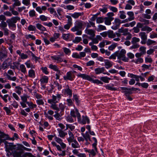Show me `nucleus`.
I'll use <instances>...</instances> for the list:
<instances>
[{
	"label": "nucleus",
	"instance_id": "obj_1",
	"mask_svg": "<svg viewBox=\"0 0 157 157\" xmlns=\"http://www.w3.org/2000/svg\"><path fill=\"white\" fill-rule=\"evenodd\" d=\"M126 53V50L122 49L119 51H117L115 52L113 54L111 55L109 57V59H115L116 57H117L118 59H121L124 62H128V59L125 56Z\"/></svg>",
	"mask_w": 157,
	"mask_h": 157
},
{
	"label": "nucleus",
	"instance_id": "obj_2",
	"mask_svg": "<svg viewBox=\"0 0 157 157\" xmlns=\"http://www.w3.org/2000/svg\"><path fill=\"white\" fill-rule=\"evenodd\" d=\"M77 76L78 77L82 78L83 79L87 80L90 81H92L94 83L101 84H103V82L100 81H99L98 79L94 80L93 78H91L90 76L86 74H79L77 75Z\"/></svg>",
	"mask_w": 157,
	"mask_h": 157
},
{
	"label": "nucleus",
	"instance_id": "obj_3",
	"mask_svg": "<svg viewBox=\"0 0 157 157\" xmlns=\"http://www.w3.org/2000/svg\"><path fill=\"white\" fill-rule=\"evenodd\" d=\"M61 98V94H56V95H53L52 96V98L48 99V102L50 104H52V103L56 104L59 102Z\"/></svg>",
	"mask_w": 157,
	"mask_h": 157
},
{
	"label": "nucleus",
	"instance_id": "obj_4",
	"mask_svg": "<svg viewBox=\"0 0 157 157\" xmlns=\"http://www.w3.org/2000/svg\"><path fill=\"white\" fill-rule=\"evenodd\" d=\"M11 59L10 58H8L3 62L1 65V68L3 70L7 68L11 64Z\"/></svg>",
	"mask_w": 157,
	"mask_h": 157
},
{
	"label": "nucleus",
	"instance_id": "obj_5",
	"mask_svg": "<svg viewBox=\"0 0 157 157\" xmlns=\"http://www.w3.org/2000/svg\"><path fill=\"white\" fill-rule=\"evenodd\" d=\"M70 115L73 118H76L77 117L78 121H79L81 119V115L77 109H76L75 110H71L70 112Z\"/></svg>",
	"mask_w": 157,
	"mask_h": 157
},
{
	"label": "nucleus",
	"instance_id": "obj_6",
	"mask_svg": "<svg viewBox=\"0 0 157 157\" xmlns=\"http://www.w3.org/2000/svg\"><path fill=\"white\" fill-rule=\"evenodd\" d=\"M139 36H140L142 39L141 41V43L143 44H146V41L147 39V36L146 33L144 32H140L139 34Z\"/></svg>",
	"mask_w": 157,
	"mask_h": 157
},
{
	"label": "nucleus",
	"instance_id": "obj_7",
	"mask_svg": "<svg viewBox=\"0 0 157 157\" xmlns=\"http://www.w3.org/2000/svg\"><path fill=\"white\" fill-rule=\"evenodd\" d=\"M113 25L112 27V28L113 30H116L118 29L121 24V20L119 18H116L113 23Z\"/></svg>",
	"mask_w": 157,
	"mask_h": 157
},
{
	"label": "nucleus",
	"instance_id": "obj_8",
	"mask_svg": "<svg viewBox=\"0 0 157 157\" xmlns=\"http://www.w3.org/2000/svg\"><path fill=\"white\" fill-rule=\"evenodd\" d=\"M63 56V54L60 55L52 56L51 57L52 59L55 60V62L56 61L57 63H59L63 61V59L61 57V56Z\"/></svg>",
	"mask_w": 157,
	"mask_h": 157
},
{
	"label": "nucleus",
	"instance_id": "obj_9",
	"mask_svg": "<svg viewBox=\"0 0 157 157\" xmlns=\"http://www.w3.org/2000/svg\"><path fill=\"white\" fill-rule=\"evenodd\" d=\"M69 144L70 145L71 143V146L72 147L74 148H78L80 147V145L77 141V140L74 139L73 140L71 141L68 142Z\"/></svg>",
	"mask_w": 157,
	"mask_h": 157
},
{
	"label": "nucleus",
	"instance_id": "obj_10",
	"mask_svg": "<svg viewBox=\"0 0 157 157\" xmlns=\"http://www.w3.org/2000/svg\"><path fill=\"white\" fill-rule=\"evenodd\" d=\"M85 32L86 34L90 35V36L89 38L94 37L95 36V31L92 29L86 28L85 30Z\"/></svg>",
	"mask_w": 157,
	"mask_h": 157
},
{
	"label": "nucleus",
	"instance_id": "obj_11",
	"mask_svg": "<svg viewBox=\"0 0 157 157\" xmlns=\"http://www.w3.org/2000/svg\"><path fill=\"white\" fill-rule=\"evenodd\" d=\"M74 77H73L72 71H70L67 72L66 75L63 76V78L65 80H70L72 81L73 80Z\"/></svg>",
	"mask_w": 157,
	"mask_h": 157
},
{
	"label": "nucleus",
	"instance_id": "obj_12",
	"mask_svg": "<svg viewBox=\"0 0 157 157\" xmlns=\"http://www.w3.org/2000/svg\"><path fill=\"white\" fill-rule=\"evenodd\" d=\"M64 94L69 96V97H71L72 96V91L69 88V86L67 85L65 86V88L64 90Z\"/></svg>",
	"mask_w": 157,
	"mask_h": 157
},
{
	"label": "nucleus",
	"instance_id": "obj_13",
	"mask_svg": "<svg viewBox=\"0 0 157 157\" xmlns=\"http://www.w3.org/2000/svg\"><path fill=\"white\" fill-rule=\"evenodd\" d=\"M145 14H143V17L147 19H150L151 18V15L150 14H152L153 12L151 13V10L147 9L145 11Z\"/></svg>",
	"mask_w": 157,
	"mask_h": 157
},
{
	"label": "nucleus",
	"instance_id": "obj_14",
	"mask_svg": "<svg viewBox=\"0 0 157 157\" xmlns=\"http://www.w3.org/2000/svg\"><path fill=\"white\" fill-rule=\"evenodd\" d=\"M7 57V53L4 50H0V60H4Z\"/></svg>",
	"mask_w": 157,
	"mask_h": 157
},
{
	"label": "nucleus",
	"instance_id": "obj_15",
	"mask_svg": "<svg viewBox=\"0 0 157 157\" xmlns=\"http://www.w3.org/2000/svg\"><path fill=\"white\" fill-rule=\"evenodd\" d=\"M81 123L83 124H85L87 123L88 124L89 123L90 120L88 117L87 116H82V120H81V119L78 121Z\"/></svg>",
	"mask_w": 157,
	"mask_h": 157
},
{
	"label": "nucleus",
	"instance_id": "obj_16",
	"mask_svg": "<svg viewBox=\"0 0 157 157\" xmlns=\"http://www.w3.org/2000/svg\"><path fill=\"white\" fill-rule=\"evenodd\" d=\"M82 135L86 142L88 140L91 141L90 136L88 132H86L85 133H82Z\"/></svg>",
	"mask_w": 157,
	"mask_h": 157
},
{
	"label": "nucleus",
	"instance_id": "obj_17",
	"mask_svg": "<svg viewBox=\"0 0 157 157\" xmlns=\"http://www.w3.org/2000/svg\"><path fill=\"white\" fill-rule=\"evenodd\" d=\"M128 30L127 29H124L122 27L121 28L118 29V32L120 33H122V35H126L128 33Z\"/></svg>",
	"mask_w": 157,
	"mask_h": 157
},
{
	"label": "nucleus",
	"instance_id": "obj_18",
	"mask_svg": "<svg viewBox=\"0 0 157 157\" xmlns=\"http://www.w3.org/2000/svg\"><path fill=\"white\" fill-rule=\"evenodd\" d=\"M104 19L105 20V24L107 25H110L111 24V21L114 19V17H105Z\"/></svg>",
	"mask_w": 157,
	"mask_h": 157
},
{
	"label": "nucleus",
	"instance_id": "obj_19",
	"mask_svg": "<svg viewBox=\"0 0 157 157\" xmlns=\"http://www.w3.org/2000/svg\"><path fill=\"white\" fill-rule=\"evenodd\" d=\"M83 14V13L75 12L71 14V16L73 18L75 19H77L80 16H82Z\"/></svg>",
	"mask_w": 157,
	"mask_h": 157
},
{
	"label": "nucleus",
	"instance_id": "obj_20",
	"mask_svg": "<svg viewBox=\"0 0 157 157\" xmlns=\"http://www.w3.org/2000/svg\"><path fill=\"white\" fill-rule=\"evenodd\" d=\"M124 88H128L126 87H121L120 88L121 90H123L122 92L124 93L125 94V96H127L128 94H132V92L130 90H128L124 89Z\"/></svg>",
	"mask_w": 157,
	"mask_h": 157
},
{
	"label": "nucleus",
	"instance_id": "obj_21",
	"mask_svg": "<svg viewBox=\"0 0 157 157\" xmlns=\"http://www.w3.org/2000/svg\"><path fill=\"white\" fill-rule=\"evenodd\" d=\"M105 71L104 67H102L101 68L98 67L94 69L95 73L96 74H99L101 73H103Z\"/></svg>",
	"mask_w": 157,
	"mask_h": 157
},
{
	"label": "nucleus",
	"instance_id": "obj_22",
	"mask_svg": "<svg viewBox=\"0 0 157 157\" xmlns=\"http://www.w3.org/2000/svg\"><path fill=\"white\" fill-rule=\"evenodd\" d=\"M105 62V66L106 69H109L111 67L113 66L112 62L109 61L108 60L106 59Z\"/></svg>",
	"mask_w": 157,
	"mask_h": 157
},
{
	"label": "nucleus",
	"instance_id": "obj_23",
	"mask_svg": "<svg viewBox=\"0 0 157 157\" xmlns=\"http://www.w3.org/2000/svg\"><path fill=\"white\" fill-rule=\"evenodd\" d=\"M8 20L15 24L17 23V21H19L20 20V18L19 17L16 16L13 17L10 19Z\"/></svg>",
	"mask_w": 157,
	"mask_h": 157
},
{
	"label": "nucleus",
	"instance_id": "obj_24",
	"mask_svg": "<svg viewBox=\"0 0 157 157\" xmlns=\"http://www.w3.org/2000/svg\"><path fill=\"white\" fill-rule=\"evenodd\" d=\"M147 45L148 46L151 45H154L157 44V42L156 41L148 39L146 41Z\"/></svg>",
	"mask_w": 157,
	"mask_h": 157
},
{
	"label": "nucleus",
	"instance_id": "obj_25",
	"mask_svg": "<svg viewBox=\"0 0 157 157\" xmlns=\"http://www.w3.org/2000/svg\"><path fill=\"white\" fill-rule=\"evenodd\" d=\"M36 27L40 31H45L46 30V28L40 24H36Z\"/></svg>",
	"mask_w": 157,
	"mask_h": 157
},
{
	"label": "nucleus",
	"instance_id": "obj_26",
	"mask_svg": "<svg viewBox=\"0 0 157 157\" xmlns=\"http://www.w3.org/2000/svg\"><path fill=\"white\" fill-rule=\"evenodd\" d=\"M68 134L69 137L67 138L68 142L71 141L75 139V136L73 133L70 131H69Z\"/></svg>",
	"mask_w": 157,
	"mask_h": 157
},
{
	"label": "nucleus",
	"instance_id": "obj_27",
	"mask_svg": "<svg viewBox=\"0 0 157 157\" xmlns=\"http://www.w3.org/2000/svg\"><path fill=\"white\" fill-rule=\"evenodd\" d=\"M0 138H4V139L6 140H8L9 135L0 131Z\"/></svg>",
	"mask_w": 157,
	"mask_h": 157
},
{
	"label": "nucleus",
	"instance_id": "obj_28",
	"mask_svg": "<svg viewBox=\"0 0 157 157\" xmlns=\"http://www.w3.org/2000/svg\"><path fill=\"white\" fill-rule=\"evenodd\" d=\"M113 85H112V86H110L109 84H107L105 86L106 89L108 90H111L112 91H115L117 90V89L115 87H113Z\"/></svg>",
	"mask_w": 157,
	"mask_h": 157
},
{
	"label": "nucleus",
	"instance_id": "obj_29",
	"mask_svg": "<svg viewBox=\"0 0 157 157\" xmlns=\"http://www.w3.org/2000/svg\"><path fill=\"white\" fill-rule=\"evenodd\" d=\"M29 76L32 78H34L35 77V73L34 71L31 69L29 71Z\"/></svg>",
	"mask_w": 157,
	"mask_h": 157
},
{
	"label": "nucleus",
	"instance_id": "obj_30",
	"mask_svg": "<svg viewBox=\"0 0 157 157\" xmlns=\"http://www.w3.org/2000/svg\"><path fill=\"white\" fill-rule=\"evenodd\" d=\"M48 78L46 76H43L40 80L41 83L42 84L48 83Z\"/></svg>",
	"mask_w": 157,
	"mask_h": 157
},
{
	"label": "nucleus",
	"instance_id": "obj_31",
	"mask_svg": "<svg viewBox=\"0 0 157 157\" xmlns=\"http://www.w3.org/2000/svg\"><path fill=\"white\" fill-rule=\"evenodd\" d=\"M59 136L61 138H64L66 135L67 133L64 132V131L61 130H58Z\"/></svg>",
	"mask_w": 157,
	"mask_h": 157
},
{
	"label": "nucleus",
	"instance_id": "obj_32",
	"mask_svg": "<svg viewBox=\"0 0 157 157\" xmlns=\"http://www.w3.org/2000/svg\"><path fill=\"white\" fill-rule=\"evenodd\" d=\"M6 22L8 24V25L10 28H11L12 29H13L15 28L16 27L15 24L11 22L8 19L6 21Z\"/></svg>",
	"mask_w": 157,
	"mask_h": 157
},
{
	"label": "nucleus",
	"instance_id": "obj_33",
	"mask_svg": "<svg viewBox=\"0 0 157 157\" xmlns=\"http://www.w3.org/2000/svg\"><path fill=\"white\" fill-rule=\"evenodd\" d=\"M127 15L129 16V18L132 21L134 19V13L132 11H129L127 13Z\"/></svg>",
	"mask_w": 157,
	"mask_h": 157
},
{
	"label": "nucleus",
	"instance_id": "obj_34",
	"mask_svg": "<svg viewBox=\"0 0 157 157\" xmlns=\"http://www.w3.org/2000/svg\"><path fill=\"white\" fill-rule=\"evenodd\" d=\"M49 67L50 68L53 69L55 71H57L58 73L60 72V71L58 70V68L55 65L51 64L49 65Z\"/></svg>",
	"mask_w": 157,
	"mask_h": 157
},
{
	"label": "nucleus",
	"instance_id": "obj_35",
	"mask_svg": "<svg viewBox=\"0 0 157 157\" xmlns=\"http://www.w3.org/2000/svg\"><path fill=\"white\" fill-rule=\"evenodd\" d=\"M102 8H100L99 10L104 13H105L107 11V5H104L102 6Z\"/></svg>",
	"mask_w": 157,
	"mask_h": 157
},
{
	"label": "nucleus",
	"instance_id": "obj_36",
	"mask_svg": "<svg viewBox=\"0 0 157 157\" xmlns=\"http://www.w3.org/2000/svg\"><path fill=\"white\" fill-rule=\"evenodd\" d=\"M93 139L94 141V142L92 145L93 147L94 148L95 151L96 152H97V148L96 147L97 143V140L95 137H93Z\"/></svg>",
	"mask_w": 157,
	"mask_h": 157
},
{
	"label": "nucleus",
	"instance_id": "obj_37",
	"mask_svg": "<svg viewBox=\"0 0 157 157\" xmlns=\"http://www.w3.org/2000/svg\"><path fill=\"white\" fill-rule=\"evenodd\" d=\"M22 153L21 151H15L13 153V155L14 157H20Z\"/></svg>",
	"mask_w": 157,
	"mask_h": 157
},
{
	"label": "nucleus",
	"instance_id": "obj_38",
	"mask_svg": "<svg viewBox=\"0 0 157 157\" xmlns=\"http://www.w3.org/2000/svg\"><path fill=\"white\" fill-rule=\"evenodd\" d=\"M120 15L119 17L120 18L123 19L126 17V16L125 14V12L124 11H119Z\"/></svg>",
	"mask_w": 157,
	"mask_h": 157
},
{
	"label": "nucleus",
	"instance_id": "obj_39",
	"mask_svg": "<svg viewBox=\"0 0 157 157\" xmlns=\"http://www.w3.org/2000/svg\"><path fill=\"white\" fill-rule=\"evenodd\" d=\"M146 47L144 46H141L139 48L140 51V52L141 53L142 55L145 54L146 53Z\"/></svg>",
	"mask_w": 157,
	"mask_h": 157
},
{
	"label": "nucleus",
	"instance_id": "obj_40",
	"mask_svg": "<svg viewBox=\"0 0 157 157\" xmlns=\"http://www.w3.org/2000/svg\"><path fill=\"white\" fill-rule=\"evenodd\" d=\"M108 37L111 38H114L116 37V34L113 33V31H110L108 32Z\"/></svg>",
	"mask_w": 157,
	"mask_h": 157
},
{
	"label": "nucleus",
	"instance_id": "obj_41",
	"mask_svg": "<svg viewBox=\"0 0 157 157\" xmlns=\"http://www.w3.org/2000/svg\"><path fill=\"white\" fill-rule=\"evenodd\" d=\"M51 105L50 106V107L53 109L57 111L58 112L59 111V109L57 106L56 104L52 103Z\"/></svg>",
	"mask_w": 157,
	"mask_h": 157
},
{
	"label": "nucleus",
	"instance_id": "obj_42",
	"mask_svg": "<svg viewBox=\"0 0 157 157\" xmlns=\"http://www.w3.org/2000/svg\"><path fill=\"white\" fill-rule=\"evenodd\" d=\"M100 79L105 83H108L110 79V78L107 77H101Z\"/></svg>",
	"mask_w": 157,
	"mask_h": 157
},
{
	"label": "nucleus",
	"instance_id": "obj_43",
	"mask_svg": "<svg viewBox=\"0 0 157 157\" xmlns=\"http://www.w3.org/2000/svg\"><path fill=\"white\" fill-rule=\"evenodd\" d=\"M140 41V39L139 38L134 37L132 38L131 43L132 44H136V43L139 42Z\"/></svg>",
	"mask_w": 157,
	"mask_h": 157
},
{
	"label": "nucleus",
	"instance_id": "obj_44",
	"mask_svg": "<svg viewBox=\"0 0 157 157\" xmlns=\"http://www.w3.org/2000/svg\"><path fill=\"white\" fill-rule=\"evenodd\" d=\"M26 104L28 105L30 109H33L35 108L36 107V104H34L32 102H27Z\"/></svg>",
	"mask_w": 157,
	"mask_h": 157
},
{
	"label": "nucleus",
	"instance_id": "obj_45",
	"mask_svg": "<svg viewBox=\"0 0 157 157\" xmlns=\"http://www.w3.org/2000/svg\"><path fill=\"white\" fill-rule=\"evenodd\" d=\"M117 44L114 43L111 44L110 46L109 47L108 49L110 51L113 50L117 46Z\"/></svg>",
	"mask_w": 157,
	"mask_h": 157
},
{
	"label": "nucleus",
	"instance_id": "obj_46",
	"mask_svg": "<svg viewBox=\"0 0 157 157\" xmlns=\"http://www.w3.org/2000/svg\"><path fill=\"white\" fill-rule=\"evenodd\" d=\"M20 70L21 72L25 73L26 72V68L24 64H21L20 66Z\"/></svg>",
	"mask_w": 157,
	"mask_h": 157
},
{
	"label": "nucleus",
	"instance_id": "obj_47",
	"mask_svg": "<svg viewBox=\"0 0 157 157\" xmlns=\"http://www.w3.org/2000/svg\"><path fill=\"white\" fill-rule=\"evenodd\" d=\"M83 22L81 21H76V25L81 29L82 28Z\"/></svg>",
	"mask_w": 157,
	"mask_h": 157
},
{
	"label": "nucleus",
	"instance_id": "obj_48",
	"mask_svg": "<svg viewBox=\"0 0 157 157\" xmlns=\"http://www.w3.org/2000/svg\"><path fill=\"white\" fill-rule=\"evenodd\" d=\"M9 97L8 94H6L3 96L2 94H0V97L4 100V102L6 103L7 102V98Z\"/></svg>",
	"mask_w": 157,
	"mask_h": 157
},
{
	"label": "nucleus",
	"instance_id": "obj_49",
	"mask_svg": "<svg viewBox=\"0 0 157 157\" xmlns=\"http://www.w3.org/2000/svg\"><path fill=\"white\" fill-rule=\"evenodd\" d=\"M141 30L142 31H147L148 32H150L152 31V29L151 28L148 26H145Z\"/></svg>",
	"mask_w": 157,
	"mask_h": 157
},
{
	"label": "nucleus",
	"instance_id": "obj_50",
	"mask_svg": "<svg viewBox=\"0 0 157 157\" xmlns=\"http://www.w3.org/2000/svg\"><path fill=\"white\" fill-rule=\"evenodd\" d=\"M82 40V38L80 37H76L75 39L73 40V42L75 43H77Z\"/></svg>",
	"mask_w": 157,
	"mask_h": 157
},
{
	"label": "nucleus",
	"instance_id": "obj_51",
	"mask_svg": "<svg viewBox=\"0 0 157 157\" xmlns=\"http://www.w3.org/2000/svg\"><path fill=\"white\" fill-rule=\"evenodd\" d=\"M28 29L29 31H35L36 30V28L34 26L30 25L28 26Z\"/></svg>",
	"mask_w": 157,
	"mask_h": 157
},
{
	"label": "nucleus",
	"instance_id": "obj_52",
	"mask_svg": "<svg viewBox=\"0 0 157 157\" xmlns=\"http://www.w3.org/2000/svg\"><path fill=\"white\" fill-rule=\"evenodd\" d=\"M65 107L66 106L65 105L62 103H60L59 105V110L60 109L61 112H63L64 111Z\"/></svg>",
	"mask_w": 157,
	"mask_h": 157
},
{
	"label": "nucleus",
	"instance_id": "obj_53",
	"mask_svg": "<svg viewBox=\"0 0 157 157\" xmlns=\"http://www.w3.org/2000/svg\"><path fill=\"white\" fill-rule=\"evenodd\" d=\"M6 76H7L8 79L12 81H16V80L17 79V78L16 77L14 76V77H12L10 76V75H8V74H7L6 75Z\"/></svg>",
	"mask_w": 157,
	"mask_h": 157
},
{
	"label": "nucleus",
	"instance_id": "obj_54",
	"mask_svg": "<svg viewBox=\"0 0 157 157\" xmlns=\"http://www.w3.org/2000/svg\"><path fill=\"white\" fill-rule=\"evenodd\" d=\"M72 117L71 116H70L69 115L67 116L66 118L67 121L70 123L73 122L74 121Z\"/></svg>",
	"mask_w": 157,
	"mask_h": 157
},
{
	"label": "nucleus",
	"instance_id": "obj_55",
	"mask_svg": "<svg viewBox=\"0 0 157 157\" xmlns=\"http://www.w3.org/2000/svg\"><path fill=\"white\" fill-rule=\"evenodd\" d=\"M106 29V27L104 25H99L98 26V31H99L101 30H105Z\"/></svg>",
	"mask_w": 157,
	"mask_h": 157
},
{
	"label": "nucleus",
	"instance_id": "obj_56",
	"mask_svg": "<svg viewBox=\"0 0 157 157\" xmlns=\"http://www.w3.org/2000/svg\"><path fill=\"white\" fill-rule=\"evenodd\" d=\"M66 17L68 19L67 23L72 25V19L71 16L67 15L66 16Z\"/></svg>",
	"mask_w": 157,
	"mask_h": 157
},
{
	"label": "nucleus",
	"instance_id": "obj_57",
	"mask_svg": "<svg viewBox=\"0 0 157 157\" xmlns=\"http://www.w3.org/2000/svg\"><path fill=\"white\" fill-rule=\"evenodd\" d=\"M29 14L30 17H33L36 15V12L34 10H32L29 11Z\"/></svg>",
	"mask_w": 157,
	"mask_h": 157
},
{
	"label": "nucleus",
	"instance_id": "obj_58",
	"mask_svg": "<svg viewBox=\"0 0 157 157\" xmlns=\"http://www.w3.org/2000/svg\"><path fill=\"white\" fill-rule=\"evenodd\" d=\"M7 26V24L4 21H1V27L2 29H3L5 28H6Z\"/></svg>",
	"mask_w": 157,
	"mask_h": 157
},
{
	"label": "nucleus",
	"instance_id": "obj_59",
	"mask_svg": "<svg viewBox=\"0 0 157 157\" xmlns=\"http://www.w3.org/2000/svg\"><path fill=\"white\" fill-rule=\"evenodd\" d=\"M73 99L75 101L77 104L78 105L79 103L78 97L76 95H73Z\"/></svg>",
	"mask_w": 157,
	"mask_h": 157
},
{
	"label": "nucleus",
	"instance_id": "obj_60",
	"mask_svg": "<svg viewBox=\"0 0 157 157\" xmlns=\"http://www.w3.org/2000/svg\"><path fill=\"white\" fill-rule=\"evenodd\" d=\"M132 44L133 45L130 47V49H132L137 48H138L140 46L139 45L137 44Z\"/></svg>",
	"mask_w": 157,
	"mask_h": 157
},
{
	"label": "nucleus",
	"instance_id": "obj_61",
	"mask_svg": "<svg viewBox=\"0 0 157 157\" xmlns=\"http://www.w3.org/2000/svg\"><path fill=\"white\" fill-rule=\"evenodd\" d=\"M55 140L59 144L63 142L62 140L61 139L59 138V137H57L56 136H55Z\"/></svg>",
	"mask_w": 157,
	"mask_h": 157
},
{
	"label": "nucleus",
	"instance_id": "obj_62",
	"mask_svg": "<svg viewBox=\"0 0 157 157\" xmlns=\"http://www.w3.org/2000/svg\"><path fill=\"white\" fill-rule=\"evenodd\" d=\"M22 3L26 6H28L30 4V0H22Z\"/></svg>",
	"mask_w": 157,
	"mask_h": 157
},
{
	"label": "nucleus",
	"instance_id": "obj_63",
	"mask_svg": "<svg viewBox=\"0 0 157 157\" xmlns=\"http://www.w3.org/2000/svg\"><path fill=\"white\" fill-rule=\"evenodd\" d=\"M104 19L102 17L98 18L96 20V22L98 23H102L104 22Z\"/></svg>",
	"mask_w": 157,
	"mask_h": 157
},
{
	"label": "nucleus",
	"instance_id": "obj_64",
	"mask_svg": "<svg viewBox=\"0 0 157 157\" xmlns=\"http://www.w3.org/2000/svg\"><path fill=\"white\" fill-rule=\"evenodd\" d=\"M40 19L42 21H45L47 20L48 17L44 15H41L40 16Z\"/></svg>",
	"mask_w": 157,
	"mask_h": 157
}]
</instances>
